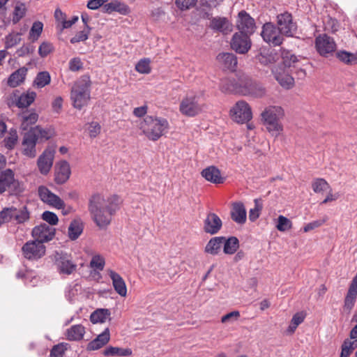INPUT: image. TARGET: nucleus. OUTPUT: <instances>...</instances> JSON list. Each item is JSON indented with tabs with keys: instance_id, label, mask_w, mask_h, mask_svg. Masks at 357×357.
I'll return each instance as SVG.
<instances>
[{
	"instance_id": "1",
	"label": "nucleus",
	"mask_w": 357,
	"mask_h": 357,
	"mask_svg": "<svg viewBox=\"0 0 357 357\" xmlns=\"http://www.w3.org/2000/svg\"><path fill=\"white\" fill-rule=\"evenodd\" d=\"M120 197L114 195L107 199L100 193L93 194L89 199L88 209L96 225L104 229L111 223L112 217L119 209Z\"/></svg>"
},
{
	"instance_id": "2",
	"label": "nucleus",
	"mask_w": 357,
	"mask_h": 357,
	"mask_svg": "<svg viewBox=\"0 0 357 357\" xmlns=\"http://www.w3.org/2000/svg\"><path fill=\"white\" fill-rule=\"evenodd\" d=\"M220 88L224 92L256 98L264 97L266 93L261 83L248 76L241 77L238 80L234 78L224 79L221 81Z\"/></svg>"
},
{
	"instance_id": "3",
	"label": "nucleus",
	"mask_w": 357,
	"mask_h": 357,
	"mask_svg": "<svg viewBox=\"0 0 357 357\" xmlns=\"http://www.w3.org/2000/svg\"><path fill=\"white\" fill-rule=\"evenodd\" d=\"M169 128V123L166 119L146 116L140 123V129L146 137L151 141L159 139Z\"/></svg>"
},
{
	"instance_id": "4",
	"label": "nucleus",
	"mask_w": 357,
	"mask_h": 357,
	"mask_svg": "<svg viewBox=\"0 0 357 357\" xmlns=\"http://www.w3.org/2000/svg\"><path fill=\"white\" fill-rule=\"evenodd\" d=\"M284 114V110L280 106H268L262 112L261 116L269 132H279L282 130L279 121Z\"/></svg>"
},
{
	"instance_id": "5",
	"label": "nucleus",
	"mask_w": 357,
	"mask_h": 357,
	"mask_svg": "<svg viewBox=\"0 0 357 357\" xmlns=\"http://www.w3.org/2000/svg\"><path fill=\"white\" fill-rule=\"evenodd\" d=\"M90 82H79L72 89L70 98L74 107L81 109L90 99Z\"/></svg>"
},
{
	"instance_id": "6",
	"label": "nucleus",
	"mask_w": 357,
	"mask_h": 357,
	"mask_svg": "<svg viewBox=\"0 0 357 357\" xmlns=\"http://www.w3.org/2000/svg\"><path fill=\"white\" fill-rule=\"evenodd\" d=\"M54 265L60 275H70L77 271V264L70 255L56 251L54 254Z\"/></svg>"
},
{
	"instance_id": "7",
	"label": "nucleus",
	"mask_w": 357,
	"mask_h": 357,
	"mask_svg": "<svg viewBox=\"0 0 357 357\" xmlns=\"http://www.w3.org/2000/svg\"><path fill=\"white\" fill-rule=\"evenodd\" d=\"M46 247L38 241L30 240L22 247V253L24 257L29 261H38L45 256Z\"/></svg>"
},
{
	"instance_id": "8",
	"label": "nucleus",
	"mask_w": 357,
	"mask_h": 357,
	"mask_svg": "<svg viewBox=\"0 0 357 357\" xmlns=\"http://www.w3.org/2000/svg\"><path fill=\"white\" fill-rule=\"evenodd\" d=\"M230 115L238 123H248L252 119L251 107L245 100L236 102L230 110Z\"/></svg>"
},
{
	"instance_id": "9",
	"label": "nucleus",
	"mask_w": 357,
	"mask_h": 357,
	"mask_svg": "<svg viewBox=\"0 0 357 357\" xmlns=\"http://www.w3.org/2000/svg\"><path fill=\"white\" fill-rule=\"evenodd\" d=\"M202 105L199 102V98L196 96L185 97L179 105L181 113L189 117L198 115L202 112Z\"/></svg>"
},
{
	"instance_id": "10",
	"label": "nucleus",
	"mask_w": 357,
	"mask_h": 357,
	"mask_svg": "<svg viewBox=\"0 0 357 357\" xmlns=\"http://www.w3.org/2000/svg\"><path fill=\"white\" fill-rule=\"evenodd\" d=\"M261 36L266 43L273 46H279L284 40L278 29L271 22L263 25Z\"/></svg>"
},
{
	"instance_id": "11",
	"label": "nucleus",
	"mask_w": 357,
	"mask_h": 357,
	"mask_svg": "<svg viewBox=\"0 0 357 357\" xmlns=\"http://www.w3.org/2000/svg\"><path fill=\"white\" fill-rule=\"evenodd\" d=\"M56 235V229L46 223L35 226L31 231L33 238L43 244L52 241Z\"/></svg>"
},
{
	"instance_id": "12",
	"label": "nucleus",
	"mask_w": 357,
	"mask_h": 357,
	"mask_svg": "<svg viewBox=\"0 0 357 357\" xmlns=\"http://www.w3.org/2000/svg\"><path fill=\"white\" fill-rule=\"evenodd\" d=\"M277 25L281 34L288 37L292 36L297 29L296 24L293 22L291 14L288 12L277 16Z\"/></svg>"
},
{
	"instance_id": "13",
	"label": "nucleus",
	"mask_w": 357,
	"mask_h": 357,
	"mask_svg": "<svg viewBox=\"0 0 357 357\" xmlns=\"http://www.w3.org/2000/svg\"><path fill=\"white\" fill-rule=\"evenodd\" d=\"M315 47L318 53L327 57L336 50V43L334 39L327 34H319L315 38Z\"/></svg>"
},
{
	"instance_id": "14",
	"label": "nucleus",
	"mask_w": 357,
	"mask_h": 357,
	"mask_svg": "<svg viewBox=\"0 0 357 357\" xmlns=\"http://www.w3.org/2000/svg\"><path fill=\"white\" fill-rule=\"evenodd\" d=\"M236 26L238 33L250 36L256 30L255 20L245 10H241L238 15Z\"/></svg>"
},
{
	"instance_id": "15",
	"label": "nucleus",
	"mask_w": 357,
	"mask_h": 357,
	"mask_svg": "<svg viewBox=\"0 0 357 357\" xmlns=\"http://www.w3.org/2000/svg\"><path fill=\"white\" fill-rule=\"evenodd\" d=\"M38 194L40 200L57 209L65 208L64 202L56 195L51 192L46 186L40 185L38 188Z\"/></svg>"
},
{
	"instance_id": "16",
	"label": "nucleus",
	"mask_w": 357,
	"mask_h": 357,
	"mask_svg": "<svg viewBox=\"0 0 357 357\" xmlns=\"http://www.w3.org/2000/svg\"><path fill=\"white\" fill-rule=\"evenodd\" d=\"M250 36L240 33H235L231 38V47L236 53L245 54L251 48Z\"/></svg>"
},
{
	"instance_id": "17",
	"label": "nucleus",
	"mask_w": 357,
	"mask_h": 357,
	"mask_svg": "<svg viewBox=\"0 0 357 357\" xmlns=\"http://www.w3.org/2000/svg\"><path fill=\"white\" fill-rule=\"evenodd\" d=\"M54 154L55 149L53 147H47L38 157L37 165L42 174L47 175L50 172L53 165Z\"/></svg>"
},
{
	"instance_id": "18",
	"label": "nucleus",
	"mask_w": 357,
	"mask_h": 357,
	"mask_svg": "<svg viewBox=\"0 0 357 357\" xmlns=\"http://www.w3.org/2000/svg\"><path fill=\"white\" fill-rule=\"evenodd\" d=\"M37 142L34 134H32L29 130L24 132L22 142L23 155L30 158H35L37 154L36 148Z\"/></svg>"
},
{
	"instance_id": "19",
	"label": "nucleus",
	"mask_w": 357,
	"mask_h": 357,
	"mask_svg": "<svg viewBox=\"0 0 357 357\" xmlns=\"http://www.w3.org/2000/svg\"><path fill=\"white\" fill-rule=\"evenodd\" d=\"M222 222L221 219L214 213L207 215L204 222V231L211 235L216 234L222 228Z\"/></svg>"
},
{
	"instance_id": "20",
	"label": "nucleus",
	"mask_w": 357,
	"mask_h": 357,
	"mask_svg": "<svg viewBox=\"0 0 357 357\" xmlns=\"http://www.w3.org/2000/svg\"><path fill=\"white\" fill-rule=\"evenodd\" d=\"M272 73L278 83L285 89H291L294 84V78L287 73L284 68L279 66L272 69Z\"/></svg>"
},
{
	"instance_id": "21",
	"label": "nucleus",
	"mask_w": 357,
	"mask_h": 357,
	"mask_svg": "<svg viewBox=\"0 0 357 357\" xmlns=\"http://www.w3.org/2000/svg\"><path fill=\"white\" fill-rule=\"evenodd\" d=\"M70 174V165L67 161L63 160L58 162L55 167V183L59 185L65 183L69 179Z\"/></svg>"
},
{
	"instance_id": "22",
	"label": "nucleus",
	"mask_w": 357,
	"mask_h": 357,
	"mask_svg": "<svg viewBox=\"0 0 357 357\" xmlns=\"http://www.w3.org/2000/svg\"><path fill=\"white\" fill-rule=\"evenodd\" d=\"M255 59L261 64L268 66L276 62L278 59V55L273 49L261 47L259 49V53L255 56Z\"/></svg>"
},
{
	"instance_id": "23",
	"label": "nucleus",
	"mask_w": 357,
	"mask_h": 357,
	"mask_svg": "<svg viewBox=\"0 0 357 357\" xmlns=\"http://www.w3.org/2000/svg\"><path fill=\"white\" fill-rule=\"evenodd\" d=\"M357 298V273L353 278L344 301V309L350 311L356 303Z\"/></svg>"
},
{
	"instance_id": "24",
	"label": "nucleus",
	"mask_w": 357,
	"mask_h": 357,
	"mask_svg": "<svg viewBox=\"0 0 357 357\" xmlns=\"http://www.w3.org/2000/svg\"><path fill=\"white\" fill-rule=\"evenodd\" d=\"M219 64L225 70H236L237 66V57L232 53L222 52L217 56Z\"/></svg>"
},
{
	"instance_id": "25",
	"label": "nucleus",
	"mask_w": 357,
	"mask_h": 357,
	"mask_svg": "<svg viewBox=\"0 0 357 357\" xmlns=\"http://www.w3.org/2000/svg\"><path fill=\"white\" fill-rule=\"evenodd\" d=\"M16 181L13 172L6 169L0 172V193L2 194L13 186L15 188Z\"/></svg>"
},
{
	"instance_id": "26",
	"label": "nucleus",
	"mask_w": 357,
	"mask_h": 357,
	"mask_svg": "<svg viewBox=\"0 0 357 357\" xmlns=\"http://www.w3.org/2000/svg\"><path fill=\"white\" fill-rule=\"evenodd\" d=\"M103 10L107 13L117 12L123 15H127L131 12L130 7L127 4L119 0H112L111 2L105 4Z\"/></svg>"
},
{
	"instance_id": "27",
	"label": "nucleus",
	"mask_w": 357,
	"mask_h": 357,
	"mask_svg": "<svg viewBox=\"0 0 357 357\" xmlns=\"http://www.w3.org/2000/svg\"><path fill=\"white\" fill-rule=\"evenodd\" d=\"M201 174L206 180L215 184L223 183L225 180L221 176L220 169L215 166H210L204 169Z\"/></svg>"
},
{
	"instance_id": "28",
	"label": "nucleus",
	"mask_w": 357,
	"mask_h": 357,
	"mask_svg": "<svg viewBox=\"0 0 357 357\" xmlns=\"http://www.w3.org/2000/svg\"><path fill=\"white\" fill-rule=\"evenodd\" d=\"M110 340V334L109 328H107L105 331L98 335L94 340L91 341L86 347L87 351L98 350L105 345H106Z\"/></svg>"
},
{
	"instance_id": "29",
	"label": "nucleus",
	"mask_w": 357,
	"mask_h": 357,
	"mask_svg": "<svg viewBox=\"0 0 357 357\" xmlns=\"http://www.w3.org/2000/svg\"><path fill=\"white\" fill-rule=\"evenodd\" d=\"M108 275L112 280V284L114 290L121 296H126L127 294V287L123 278L116 272L112 270H108Z\"/></svg>"
},
{
	"instance_id": "30",
	"label": "nucleus",
	"mask_w": 357,
	"mask_h": 357,
	"mask_svg": "<svg viewBox=\"0 0 357 357\" xmlns=\"http://www.w3.org/2000/svg\"><path fill=\"white\" fill-rule=\"evenodd\" d=\"M231 219L238 224H243L246 221V211L245 206L241 202L233 204L231 211Z\"/></svg>"
},
{
	"instance_id": "31",
	"label": "nucleus",
	"mask_w": 357,
	"mask_h": 357,
	"mask_svg": "<svg viewBox=\"0 0 357 357\" xmlns=\"http://www.w3.org/2000/svg\"><path fill=\"white\" fill-rule=\"evenodd\" d=\"M225 236H215L211 238L204 248V252L211 255H217L223 244Z\"/></svg>"
},
{
	"instance_id": "32",
	"label": "nucleus",
	"mask_w": 357,
	"mask_h": 357,
	"mask_svg": "<svg viewBox=\"0 0 357 357\" xmlns=\"http://www.w3.org/2000/svg\"><path fill=\"white\" fill-rule=\"evenodd\" d=\"M84 229L83 222L80 218L75 219L71 221L68 229V238L71 241H75L79 238V236L82 234Z\"/></svg>"
},
{
	"instance_id": "33",
	"label": "nucleus",
	"mask_w": 357,
	"mask_h": 357,
	"mask_svg": "<svg viewBox=\"0 0 357 357\" xmlns=\"http://www.w3.org/2000/svg\"><path fill=\"white\" fill-rule=\"evenodd\" d=\"M84 334V327L81 324H76L67 329L66 335L69 341H79L83 339Z\"/></svg>"
},
{
	"instance_id": "34",
	"label": "nucleus",
	"mask_w": 357,
	"mask_h": 357,
	"mask_svg": "<svg viewBox=\"0 0 357 357\" xmlns=\"http://www.w3.org/2000/svg\"><path fill=\"white\" fill-rule=\"evenodd\" d=\"M231 24L226 17H213L211 20L210 27L216 31L227 32L230 30Z\"/></svg>"
},
{
	"instance_id": "35",
	"label": "nucleus",
	"mask_w": 357,
	"mask_h": 357,
	"mask_svg": "<svg viewBox=\"0 0 357 357\" xmlns=\"http://www.w3.org/2000/svg\"><path fill=\"white\" fill-rule=\"evenodd\" d=\"M27 68L25 67L20 68L13 72L8 79V84L11 87H16L22 83L26 75Z\"/></svg>"
},
{
	"instance_id": "36",
	"label": "nucleus",
	"mask_w": 357,
	"mask_h": 357,
	"mask_svg": "<svg viewBox=\"0 0 357 357\" xmlns=\"http://www.w3.org/2000/svg\"><path fill=\"white\" fill-rule=\"evenodd\" d=\"M132 349L130 348H121L109 346L103 351L105 356H129L132 354Z\"/></svg>"
},
{
	"instance_id": "37",
	"label": "nucleus",
	"mask_w": 357,
	"mask_h": 357,
	"mask_svg": "<svg viewBox=\"0 0 357 357\" xmlns=\"http://www.w3.org/2000/svg\"><path fill=\"white\" fill-rule=\"evenodd\" d=\"M223 252L227 255L234 254L239 248V241L236 236L225 237Z\"/></svg>"
},
{
	"instance_id": "38",
	"label": "nucleus",
	"mask_w": 357,
	"mask_h": 357,
	"mask_svg": "<svg viewBox=\"0 0 357 357\" xmlns=\"http://www.w3.org/2000/svg\"><path fill=\"white\" fill-rule=\"evenodd\" d=\"M336 57L347 65H355L357 63V53L340 50L337 52Z\"/></svg>"
},
{
	"instance_id": "39",
	"label": "nucleus",
	"mask_w": 357,
	"mask_h": 357,
	"mask_svg": "<svg viewBox=\"0 0 357 357\" xmlns=\"http://www.w3.org/2000/svg\"><path fill=\"white\" fill-rule=\"evenodd\" d=\"M29 130L31 132H32V134H34L36 135V138L37 139V140H38V139H44L45 140H47L50 139L54 134V131L52 129H44L39 126H36L34 128H31Z\"/></svg>"
},
{
	"instance_id": "40",
	"label": "nucleus",
	"mask_w": 357,
	"mask_h": 357,
	"mask_svg": "<svg viewBox=\"0 0 357 357\" xmlns=\"http://www.w3.org/2000/svg\"><path fill=\"white\" fill-rule=\"evenodd\" d=\"M109 315V310L104 308L97 309L91 313L90 316V321L93 324L103 323Z\"/></svg>"
},
{
	"instance_id": "41",
	"label": "nucleus",
	"mask_w": 357,
	"mask_h": 357,
	"mask_svg": "<svg viewBox=\"0 0 357 357\" xmlns=\"http://www.w3.org/2000/svg\"><path fill=\"white\" fill-rule=\"evenodd\" d=\"M36 93L34 91L22 93L17 99L16 103L19 108H24L29 107L35 100Z\"/></svg>"
},
{
	"instance_id": "42",
	"label": "nucleus",
	"mask_w": 357,
	"mask_h": 357,
	"mask_svg": "<svg viewBox=\"0 0 357 357\" xmlns=\"http://www.w3.org/2000/svg\"><path fill=\"white\" fill-rule=\"evenodd\" d=\"M18 142V135L15 129L11 128L8 132V135L3 140V145L6 149L9 151L14 149Z\"/></svg>"
},
{
	"instance_id": "43",
	"label": "nucleus",
	"mask_w": 357,
	"mask_h": 357,
	"mask_svg": "<svg viewBox=\"0 0 357 357\" xmlns=\"http://www.w3.org/2000/svg\"><path fill=\"white\" fill-rule=\"evenodd\" d=\"M26 11L25 4L22 2H17L13 12V23L14 24L18 23L25 16Z\"/></svg>"
},
{
	"instance_id": "44",
	"label": "nucleus",
	"mask_w": 357,
	"mask_h": 357,
	"mask_svg": "<svg viewBox=\"0 0 357 357\" xmlns=\"http://www.w3.org/2000/svg\"><path fill=\"white\" fill-rule=\"evenodd\" d=\"M38 119V114L36 112L29 114L24 113L20 128L23 130H27L29 127L35 124Z\"/></svg>"
},
{
	"instance_id": "45",
	"label": "nucleus",
	"mask_w": 357,
	"mask_h": 357,
	"mask_svg": "<svg viewBox=\"0 0 357 357\" xmlns=\"http://www.w3.org/2000/svg\"><path fill=\"white\" fill-rule=\"evenodd\" d=\"M50 81L51 77L50 73L47 71H42L37 74L33 83L38 88H43L49 84Z\"/></svg>"
},
{
	"instance_id": "46",
	"label": "nucleus",
	"mask_w": 357,
	"mask_h": 357,
	"mask_svg": "<svg viewBox=\"0 0 357 357\" xmlns=\"http://www.w3.org/2000/svg\"><path fill=\"white\" fill-rule=\"evenodd\" d=\"M357 347V340L351 341L346 339L342 344L340 357H349Z\"/></svg>"
},
{
	"instance_id": "47",
	"label": "nucleus",
	"mask_w": 357,
	"mask_h": 357,
	"mask_svg": "<svg viewBox=\"0 0 357 357\" xmlns=\"http://www.w3.org/2000/svg\"><path fill=\"white\" fill-rule=\"evenodd\" d=\"M43 29V24L40 21L34 22L29 31V38L33 42L36 41L40 37Z\"/></svg>"
},
{
	"instance_id": "48",
	"label": "nucleus",
	"mask_w": 357,
	"mask_h": 357,
	"mask_svg": "<svg viewBox=\"0 0 357 357\" xmlns=\"http://www.w3.org/2000/svg\"><path fill=\"white\" fill-rule=\"evenodd\" d=\"M15 211L16 208L13 206L4 208L0 212V225L8 223L14 218Z\"/></svg>"
},
{
	"instance_id": "49",
	"label": "nucleus",
	"mask_w": 357,
	"mask_h": 357,
	"mask_svg": "<svg viewBox=\"0 0 357 357\" xmlns=\"http://www.w3.org/2000/svg\"><path fill=\"white\" fill-rule=\"evenodd\" d=\"M282 60V67L284 69L286 68H290L294 63L298 61L297 57L291 54L289 51L283 50L281 54Z\"/></svg>"
},
{
	"instance_id": "50",
	"label": "nucleus",
	"mask_w": 357,
	"mask_h": 357,
	"mask_svg": "<svg viewBox=\"0 0 357 357\" xmlns=\"http://www.w3.org/2000/svg\"><path fill=\"white\" fill-rule=\"evenodd\" d=\"M69 344L66 342H61L53 346L50 350V357H63L65 352L68 350Z\"/></svg>"
},
{
	"instance_id": "51",
	"label": "nucleus",
	"mask_w": 357,
	"mask_h": 357,
	"mask_svg": "<svg viewBox=\"0 0 357 357\" xmlns=\"http://www.w3.org/2000/svg\"><path fill=\"white\" fill-rule=\"evenodd\" d=\"M312 188L315 193H320L331 188L329 184L324 178H316L312 183Z\"/></svg>"
},
{
	"instance_id": "52",
	"label": "nucleus",
	"mask_w": 357,
	"mask_h": 357,
	"mask_svg": "<svg viewBox=\"0 0 357 357\" xmlns=\"http://www.w3.org/2000/svg\"><path fill=\"white\" fill-rule=\"evenodd\" d=\"M29 212L26 206H23V208L20 211L16 208L14 219L16 220L17 224L25 222L29 219Z\"/></svg>"
},
{
	"instance_id": "53",
	"label": "nucleus",
	"mask_w": 357,
	"mask_h": 357,
	"mask_svg": "<svg viewBox=\"0 0 357 357\" xmlns=\"http://www.w3.org/2000/svg\"><path fill=\"white\" fill-rule=\"evenodd\" d=\"M91 30L90 26H87V29L84 28L82 31L77 32L75 36L71 38L70 43L75 44L86 40L89 38Z\"/></svg>"
},
{
	"instance_id": "54",
	"label": "nucleus",
	"mask_w": 357,
	"mask_h": 357,
	"mask_svg": "<svg viewBox=\"0 0 357 357\" xmlns=\"http://www.w3.org/2000/svg\"><path fill=\"white\" fill-rule=\"evenodd\" d=\"M5 47L6 49L11 48L15 45H17L21 41L20 33H9L6 36L5 38Z\"/></svg>"
},
{
	"instance_id": "55",
	"label": "nucleus",
	"mask_w": 357,
	"mask_h": 357,
	"mask_svg": "<svg viewBox=\"0 0 357 357\" xmlns=\"http://www.w3.org/2000/svg\"><path fill=\"white\" fill-rule=\"evenodd\" d=\"M255 208L249 211V219L254 222L259 217V211L262 210L263 206L260 199H255Z\"/></svg>"
},
{
	"instance_id": "56",
	"label": "nucleus",
	"mask_w": 357,
	"mask_h": 357,
	"mask_svg": "<svg viewBox=\"0 0 357 357\" xmlns=\"http://www.w3.org/2000/svg\"><path fill=\"white\" fill-rule=\"evenodd\" d=\"M135 70L142 74H149L151 72L150 59H143L138 61L135 66Z\"/></svg>"
},
{
	"instance_id": "57",
	"label": "nucleus",
	"mask_w": 357,
	"mask_h": 357,
	"mask_svg": "<svg viewBox=\"0 0 357 357\" xmlns=\"http://www.w3.org/2000/svg\"><path fill=\"white\" fill-rule=\"evenodd\" d=\"M292 227L291 221L283 215H279L276 228L280 231H285Z\"/></svg>"
},
{
	"instance_id": "58",
	"label": "nucleus",
	"mask_w": 357,
	"mask_h": 357,
	"mask_svg": "<svg viewBox=\"0 0 357 357\" xmlns=\"http://www.w3.org/2000/svg\"><path fill=\"white\" fill-rule=\"evenodd\" d=\"M42 219L48 223L50 226H54L58 224L59 218L56 213L52 211H45L43 213Z\"/></svg>"
},
{
	"instance_id": "59",
	"label": "nucleus",
	"mask_w": 357,
	"mask_h": 357,
	"mask_svg": "<svg viewBox=\"0 0 357 357\" xmlns=\"http://www.w3.org/2000/svg\"><path fill=\"white\" fill-rule=\"evenodd\" d=\"M105 259L100 255H95L92 257L90 265L93 268H96L99 271H102L105 266Z\"/></svg>"
},
{
	"instance_id": "60",
	"label": "nucleus",
	"mask_w": 357,
	"mask_h": 357,
	"mask_svg": "<svg viewBox=\"0 0 357 357\" xmlns=\"http://www.w3.org/2000/svg\"><path fill=\"white\" fill-rule=\"evenodd\" d=\"M53 50V46L51 43L47 42H43L39 47L38 54L39 55L44 58L46 57L50 52Z\"/></svg>"
},
{
	"instance_id": "61",
	"label": "nucleus",
	"mask_w": 357,
	"mask_h": 357,
	"mask_svg": "<svg viewBox=\"0 0 357 357\" xmlns=\"http://www.w3.org/2000/svg\"><path fill=\"white\" fill-rule=\"evenodd\" d=\"M339 28V23L337 20L328 17L326 24L325 29L332 33H335Z\"/></svg>"
},
{
	"instance_id": "62",
	"label": "nucleus",
	"mask_w": 357,
	"mask_h": 357,
	"mask_svg": "<svg viewBox=\"0 0 357 357\" xmlns=\"http://www.w3.org/2000/svg\"><path fill=\"white\" fill-rule=\"evenodd\" d=\"M197 2V0H176L175 3L177 7L181 10H187L193 7Z\"/></svg>"
},
{
	"instance_id": "63",
	"label": "nucleus",
	"mask_w": 357,
	"mask_h": 357,
	"mask_svg": "<svg viewBox=\"0 0 357 357\" xmlns=\"http://www.w3.org/2000/svg\"><path fill=\"white\" fill-rule=\"evenodd\" d=\"M83 68V63L78 57L73 58L69 61V69L73 72L78 71Z\"/></svg>"
},
{
	"instance_id": "64",
	"label": "nucleus",
	"mask_w": 357,
	"mask_h": 357,
	"mask_svg": "<svg viewBox=\"0 0 357 357\" xmlns=\"http://www.w3.org/2000/svg\"><path fill=\"white\" fill-rule=\"evenodd\" d=\"M35 47L33 45L30 44L24 45L17 50L16 54L19 57H23L29 54L33 53Z\"/></svg>"
}]
</instances>
